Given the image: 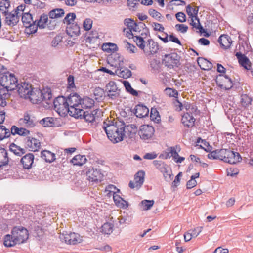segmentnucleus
Instances as JSON below:
<instances>
[{"label": "nucleus", "instance_id": "nucleus-47", "mask_svg": "<svg viewBox=\"0 0 253 253\" xmlns=\"http://www.w3.org/2000/svg\"><path fill=\"white\" fill-rule=\"evenodd\" d=\"M37 21H33L32 23H31L28 26H26V30L29 29V32H26L27 34L31 35L33 34H35L37 32L38 30V27L37 25Z\"/></svg>", "mask_w": 253, "mask_h": 253}, {"label": "nucleus", "instance_id": "nucleus-63", "mask_svg": "<svg viewBox=\"0 0 253 253\" xmlns=\"http://www.w3.org/2000/svg\"><path fill=\"white\" fill-rule=\"evenodd\" d=\"M24 120L25 121V123L31 127H33L35 126L33 120L30 119V116L28 114L24 115Z\"/></svg>", "mask_w": 253, "mask_h": 253}, {"label": "nucleus", "instance_id": "nucleus-9", "mask_svg": "<svg viewBox=\"0 0 253 253\" xmlns=\"http://www.w3.org/2000/svg\"><path fill=\"white\" fill-rule=\"evenodd\" d=\"M86 175L87 179L91 182L97 183L103 180L104 176L100 169H94V168H89L86 169Z\"/></svg>", "mask_w": 253, "mask_h": 253}, {"label": "nucleus", "instance_id": "nucleus-39", "mask_svg": "<svg viewBox=\"0 0 253 253\" xmlns=\"http://www.w3.org/2000/svg\"><path fill=\"white\" fill-rule=\"evenodd\" d=\"M123 83L127 92L134 96H138V92L131 87V84L128 81L124 80L123 81Z\"/></svg>", "mask_w": 253, "mask_h": 253}, {"label": "nucleus", "instance_id": "nucleus-44", "mask_svg": "<svg viewBox=\"0 0 253 253\" xmlns=\"http://www.w3.org/2000/svg\"><path fill=\"white\" fill-rule=\"evenodd\" d=\"M22 21L24 26L26 27V26H28L33 21L32 14L29 12L24 13L22 16Z\"/></svg>", "mask_w": 253, "mask_h": 253}, {"label": "nucleus", "instance_id": "nucleus-30", "mask_svg": "<svg viewBox=\"0 0 253 253\" xmlns=\"http://www.w3.org/2000/svg\"><path fill=\"white\" fill-rule=\"evenodd\" d=\"M9 157L7 151L2 148H0V168L6 166L9 163Z\"/></svg>", "mask_w": 253, "mask_h": 253}, {"label": "nucleus", "instance_id": "nucleus-60", "mask_svg": "<svg viewBox=\"0 0 253 253\" xmlns=\"http://www.w3.org/2000/svg\"><path fill=\"white\" fill-rule=\"evenodd\" d=\"M175 17L179 22L183 23L186 21V16L184 12H178L175 14Z\"/></svg>", "mask_w": 253, "mask_h": 253}, {"label": "nucleus", "instance_id": "nucleus-24", "mask_svg": "<svg viewBox=\"0 0 253 253\" xmlns=\"http://www.w3.org/2000/svg\"><path fill=\"white\" fill-rule=\"evenodd\" d=\"M115 75L124 79H127L131 76L132 72L127 68L119 67L115 70Z\"/></svg>", "mask_w": 253, "mask_h": 253}, {"label": "nucleus", "instance_id": "nucleus-12", "mask_svg": "<svg viewBox=\"0 0 253 253\" xmlns=\"http://www.w3.org/2000/svg\"><path fill=\"white\" fill-rule=\"evenodd\" d=\"M154 132L155 130L152 126L149 125H143L140 126L138 134L142 139L148 140L153 137Z\"/></svg>", "mask_w": 253, "mask_h": 253}, {"label": "nucleus", "instance_id": "nucleus-38", "mask_svg": "<svg viewBox=\"0 0 253 253\" xmlns=\"http://www.w3.org/2000/svg\"><path fill=\"white\" fill-rule=\"evenodd\" d=\"M40 123L44 127H55L56 125L54 122V119L53 117H46L42 119Z\"/></svg>", "mask_w": 253, "mask_h": 253}, {"label": "nucleus", "instance_id": "nucleus-6", "mask_svg": "<svg viewBox=\"0 0 253 253\" xmlns=\"http://www.w3.org/2000/svg\"><path fill=\"white\" fill-rule=\"evenodd\" d=\"M181 57L176 52L165 54L162 59V63L169 69L178 67L180 65Z\"/></svg>", "mask_w": 253, "mask_h": 253}, {"label": "nucleus", "instance_id": "nucleus-56", "mask_svg": "<svg viewBox=\"0 0 253 253\" xmlns=\"http://www.w3.org/2000/svg\"><path fill=\"white\" fill-rule=\"evenodd\" d=\"M191 20L190 22V24L193 26V27L195 28L196 29L199 30L201 32V33H203V31H205V28H203V27L201 25L200 22H199V24L196 23L194 22V17H190Z\"/></svg>", "mask_w": 253, "mask_h": 253}, {"label": "nucleus", "instance_id": "nucleus-59", "mask_svg": "<svg viewBox=\"0 0 253 253\" xmlns=\"http://www.w3.org/2000/svg\"><path fill=\"white\" fill-rule=\"evenodd\" d=\"M217 152L218 153L219 158L218 160H222L224 161V159H225L226 155L227 154V151H228V149H221L220 150L217 149Z\"/></svg>", "mask_w": 253, "mask_h": 253}, {"label": "nucleus", "instance_id": "nucleus-21", "mask_svg": "<svg viewBox=\"0 0 253 253\" xmlns=\"http://www.w3.org/2000/svg\"><path fill=\"white\" fill-rule=\"evenodd\" d=\"M191 114V112H187L182 116L181 123L187 128L192 127L195 125L196 120Z\"/></svg>", "mask_w": 253, "mask_h": 253}, {"label": "nucleus", "instance_id": "nucleus-14", "mask_svg": "<svg viewBox=\"0 0 253 253\" xmlns=\"http://www.w3.org/2000/svg\"><path fill=\"white\" fill-rule=\"evenodd\" d=\"M2 13L5 16V23L9 26H15L19 21L20 16L17 13L9 12L8 10H4Z\"/></svg>", "mask_w": 253, "mask_h": 253}, {"label": "nucleus", "instance_id": "nucleus-22", "mask_svg": "<svg viewBox=\"0 0 253 253\" xmlns=\"http://www.w3.org/2000/svg\"><path fill=\"white\" fill-rule=\"evenodd\" d=\"M218 42L219 43L221 47L227 49L229 48L232 43L231 37L228 35H221L218 39Z\"/></svg>", "mask_w": 253, "mask_h": 253}, {"label": "nucleus", "instance_id": "nucleus-20", "mask_svg": "<svg viewBox=\"0 0 253 253\" xmlns=\"http://www.w3.org/2000/svg\"><path fill=\"white\" fill-rule=\"evenodd\" d=\"M34 155L31 153L23 156L20 160V162L23 165V169H31L34 163Z\"/></svg>", "mask_w": 253, "mask_h": 253}, {"label": "nucleus", "instance_id": "nucleus-50", "mask_svg": "<svg viewBox=\"0 0 253 253\" xmlns=\"http://www.w3.org/2000/svg\"><path fill=\"white\" fill-rule=\"evenodd\" d=\"M154 204V201L153 200H144L141 202V204L142 206L143 210L145 211L150 210L153 206Z\"/></svg>", "mask_w": 253, "mask_h": 253}, {"label": "nucleus", "instance_id": "nucleus-18", "mask_svg": "<svg viewBox=\"0 0 253 253\" xmlns=\"http://www.w3.org/2000/svg\"><path fill=\"white\" fill-rule=\"evenodd\" d=\"M17 87L19 94L21 97L25 98H29V96L31 93V89L34 88L30 84L26 82H24L22 84L20 85V86Z\"/></svg>", "mask_w": 253, "mask_h": 253}, {"label": "nucleus", "instance_id": "nucleus-28", "mask_svg": "<svg viewBox=\"0 0 253 253\" xmlns=\"http://www.w3.org/2000/svg\"><path fill=\"white\" fill-rule=\"evenodd\" d=\"M94 101L92 98L87 96H84L81 98V104H80V107L83 109L91 108L94 105Z\"/></svg>", "mask_w": 253, "mask_h": 253}, {"label": "nucleus", "instance_id": "nucleus-29", "mask_svg": "<svg viewBox=\"0 0 253 253\" xmlns=\"http://www.w3.org/2000/svg\"><path fill=\"white\" fill-rule=\"evenodd\" d=\"M145 174V172L143 170H139L134 175V181L136 184L137 189L140 188L143 185Z\"/></svg>", "mask_w": 253, "mask_h": 253}, {"label": "nucleus", "instance_id": "nucleus-34", "mask_svg": "<svg viewBox=\"0 0 253 253\" xmlns=\"http://www.w3.org/2000/svg\"><path fill=\"white\" fill-rule=\"evenodd\" d=\"M86 161L87 159L85 156L77 155L72 158V159L71 160V162L74 165L82 166L85 164Z\"/></svg>", "mask_w": 253, "mask_h": 253}, {"label": "nucleus", "instance_id": "nucleus-27", "mask_svg": "<svg viewBox=\"0 0 253 253\" xmlns=\"http://www.w3.org/2000/svg\"><path fill=\"white\" fill-rule=\"evenodd\" d=\"M29 134L30 131L25 128H19L15 125H13L11 126L10 134H12V135L18 134L20 136H26Z\"/></svg>", "mask_w": 253, "mask_h": 253}, {"label": "nucleus", "instance_id": "nucleus-36", "mask_svg": "<svg viewBox=\"0 0 253 253\" xmlns=\"http://www.w3.org/2000/svg\"><path fill=\"white\" fill-rule=\"evenodd\" d=\"M125 133H127L130 138H133L137 131V126L136 125L130 124L125 125Z\"/></svg>", "mask_w": 253, "mask_h": 253}, {"label": "nucleus", "instance_id": "nucleus-54", "mask_svg": "<svg viewBox=\"0 0 253 253\" xmlns=\"http://www.w3.org/2000/svg\"><path fill=\"white\" fill-rule=\"evenodd\" d=\"M148 13L153 18H154L157 19L158 21H161V19L162 16L160 12L156 11L155 9H150L149 10Z\"/></svg>", "mask_w": 253, "mask_h": 253}, {"label": "nucleus", "instance_id": "nucleus-11", "mask_svg": "<svg viewBox=\"0 0 253 253\" xmlns=\"http://www.w3.org/2000/svg\"><path fill=\"white\" fill-rule=\"evenodd\" d=\"M60 240L70 245H76L77 243H81L82 241V237L80 234L75 232L67 233H63L59 236Z\"/></svg>", "mask_w": 253, "mask_h": 253}, {"label": "nucleus", "instance_id": "nucleus-49", "mask_svg": "<svg viewBox=\"0 0 253 253\" xmlns=\"http://www.w3.org/2000/svg\"><path fill=\"white\" fill-rule=\"evenodd\" d=\"M76 18V15L75 13H69L64 18L63 22L68 25H70L72 24L71 21H74Z\"/></svg>", "mask_w": 253, "mask_h": 253}, {"label": "nucleus", "instance_id": "nucleus-52", "mask_svg": "<svg viewBox=\"0 0 253 253\" xmlns=\"http://www.w3.org/2000/svg\"><path fill=\"white\" fill-rule=\"evenodd\" d=\"M153 163L154 165L156 167V168L161 170V171H163L164 170H166V167L167 165L164 162L158 160H154L153 162Z\"/></svg>", "mask_w": 253, "mask_h": 253}, {"label": "nucleus", "instance_id": "nucleus-58", "mask_svg": "<svg viewBox=\"0 0 253 253\" xmlns=\"http://www.w3.org/2000/svg\"><path fill=\"white\" fill-rule=\"evenodd\" d=\"M191 20L190 22V24L193 26V27L195 28L196 29L199 30L201 32V33H203V31H205V28H203V27L201 25L200 22H199V24L196 23L194 22V17H190Z\"/></svg>", "mask_w": 253, "mask_h": 253}, {"label": "nucleus", "instance_id": "nucleus-8", "mask_svg": "<svg viewBox=\"0 0 253 253\" xmlns=\"http://www.w3.org/2000/svg\"><path fill=\"white\" fill-rule=\"evenodd\" d=\"M81 98L76 92L71 93L67 97V101L69 103L70 110V115L72 116L73 113L78 112V109H81L80 104H81Z\"/></svg>", "mask_w": 253, "mask_h": 253}, {"label": "nucleus", "instance_id": "nucleus-16", "mask_svg": "<svg viewBox=\"0 0 253 253\" xmlns=\"http://www.w3.org/2000/svg\"><path fill=\"white\" fill-rule=\"evenodd\" d=\"M132 112L137 118H144L148 116L149 114V109L143 104L139 103L136 105Z\"/></svg>", "mask_w": 253, "mask_h": 253}, {"label": "nucleus", "instance_id": "nucleus-41", "mask_svg": "<svg viewBox=\"0 0 253 253\" xmlns=\"http://www.w3.org/2000/svg\"><path fill=\"white\" fill-rule=\"evenodd\" d=\"M10 136V130L5 126L0 125V141Z\"/></svg>", "mask_w": 253, "mask_h": 253}, {"label": "nucleus", "instance_id": "nucleus-35", "mask_svg": "<svg viewBox=\"0 0 253 253\" xmlns=\"http://www.w3.org/2000/svg\"><path fill=\"white\" fill-rule=\"evenodd\" d=\"M65 14V12L62 8H56L51 10L48 16L50 19H55L62 17Z\"/></svg>", "mask_w": 253, "mask_h": 253}, {"label": "nucleus", "instance_id": "nucleus-15", "mask_svg": "<svg viewBox=\"0 0 253 253\" xmlns=\"http://www.w3.org/2000/svg\"><path fill=\"white\" fill-rule=\"evenodd\" d=\"M147 46L149 47V50L145 49L144 53L147 57L151 56L156 54L159 50V44L158 42H155L153 39H150L146 42Z\"/></svg>", "mask_w": 253, "mask_h": 253}, {"label": "nucleus", "instance_id": "nucleus-55", "mask_svg": "<svg viewBox=\"0 0 253 253\" xmlns=\"http://www.w3.org/2000/svg\"><path fill=\"white\" fill-rule=\"evenodd\" d=\"M93 21L90 18H86L83 22V28L85 31H89L92 26Z\"/></svg>", "mask_w": 253, "mask_h": 253}, {"label": "nucleus", "instance_id": "nucleus-13", "mask_svg": "<svg viewBox=\"0 0 253 253\" xmlns=\"http://www.w3.org/2000/svg\"><path fill=\"white\" fill-rule=\"evenodd\" d=\"M25 148H28L30 151H38L41 147V143L39 140L31 137H27L25 139Z\"/></svg>", "mask_w": 253, "mask_h": 253}, {"label": "nucleus", "instance_id": "nucleus-40", "mask_svg": "<svg viewBox=\"0 0 253 253\" xmlns=\"http://www.w3.org/2000/svg\"><path fill=\"white\" fill-rule=\"evenodd\" d=\"M134 42H136V45L142 50L143 52L145 49L146 42L144 41L143 37L140 36H135L134 37Z\"/></svg>", "mask_w": 253, "mask_h": 253}, {"label": "nucleus", "instance_id": "nucleus-7", "mask_svg": "<svg viewBox=\"0 0 253 253\" xmlns=\"http://www.w3.org/2000/svg\"><path fill=\"white\" fill-rule=\"evenodd\" d=\"M217 85L222 89L229 90L233 86L232 79L229 76L222 74L217 75L215 79Z\"/></svg>", "mask_w": 253, "mask_h": 253}, {"label": "nucleus", "instance_id": "nucleus-48", "mask_svg": "<svg viewBox=\"0 0 253 253\" xmlns=\"http://www.w3.org/2000/svg\"><path fill=\"white\" fill-rule=\"evenodd\" d=\"M105 92V90L104 89L99 87H96L93 91V94L96 96L95 99L96 100L101 99Z\"/></svg>", "mask_w": 253, "mask_h": 253}, {"label": "nucleus", "instance_id": "nucleus-42", "mask_svg": "<svg viewBox=\"0 0 253 253\" xmlns=\"http://www.w3.org/2000/svg\"><path fill=\"white\" fill-rule=\"evenodd\" d=\"M114 225L109 222L105 223L101 227L102 232L105 234L109 235L113 231Z\"/></svg>", "mask_w": 253, "mask_h": 253}, {"label": "nucleus", "instance_id": "nucleus-53", "mask_svg": "<svg viewBox=\"0 0 253 253\" xmlns=\"http://www.w3.org/2000/svg\"><path fill=\"white\" fill-rule=\"evenodd\" d=\"M241 102L243 106L246 107L251 104L252 98L247 94H244L241 96Z\"/></svg>", "mask_w": 253, "mask_h": 253}, {"label": "nucleus", "instance_id": "nucleus-61", "mask_svg": "<svg viewBox=\"0 0 253 253\" xmlns=\"http://www.w3.org/2000/svg\"><path fill=\"white\" fill-rule=\"evenodd\" d=\"M175 28L178 31H180L182 33H186L188 29V27L183 24H177L175 25Z\"/></svg>", "mask_w": 253, "mask_h": 253}, {"label": "nucleus", "instance_id": "nucleus-3", "mask_svg": "<svg viewBox=\"0 0 253 253\" xmlns=\"http://www.w3.org/2000/svg\"><path fill=\"white\" fill-rule=\"evenodd\" d=\"M31 94L29 96L30 101L33 104H40L42 101L47 104H51L52 101V94L50 88L47 87L41 89L39 88H35L31 89Z\"/></svg>", "mask_w": 253, "mask_h": 253}, {"label": "nucleus", "instance_id": "nucleus-46", "mask_svg": "<svg viewBox=\"0 0 253 253\" xmlns=\"http://www.w3.org/2000/svg\"><path fill=\"white\" fill-rule=\"evenodd\" d=\"M186 11L189 17H194L198 15L199 7L193 8L190 4H188L186 7Z\"/></svg>", "mask_w": 253, "mask_h": 253}, {"label": "nucleus", "instance_id": "nucleus-43", "mask_svg": "<svg viewBox=\"0 0 253 253\" xmlns=\"http://www.w3.org/2000/svg\"><path fill=\"white\" fill-rule=\"evenodd\" d=\"M150 119L152 121L155 122L156 123H159L161 121L159 113L156 108H151L150 112Z\"/></svg>", "mask_w": 253, "mask_h": 253}, {"label": "nucleus", "instance_id": "nucleus-4", "mask_svg": "<svg viewBox=\"0 0 253 253\" xmlns=\"http://www.w3.org/2000/svg\"><path fill=\"white\" fill-rule=\"evenodd\" d=\"M54 109L59 114L70 113L69 103L67 98L63 96H59L55 98L53 101Z\"/></svg>", "mask_w": 253, "mask_h": 253}, {"label": "nucleus", "instance_id": "nucleus-5", "mask_svg": "<svg viewBox=\"0 0 253 253\" xmlns=\"http://www.w3.org/2000/svg\"><path fill=\"white\" fill-rule=\"evenodd\" d=\"M98 110H95L93 111L90 110L84 111L82 109H78V112L73 113L72 116L77 119H84L86 122L91 124V125H94L95 122V115L97 114Z\"/></svg>", "mask_w": 253, "mask_h": 253}, {"label": "nucleus", "instance_id": "nucleus-25", "mask_svg": "<svg viewBox=\"0 0 253 253\" xmlns=\"http://www.w3.org/2000/svg\"><path fill=\"white\" fill-rule=\"evenodd\" d=\"M8 81V75L6 74V72L1 73L0 74V86L5 88L7 91H11L14 89L9 86Z\"/></svg>", "mask_w": 253, "mask_h": 253}, {"label": "nucleus", "instance_id": "nucleus-45", "mask_svg": "<svg viewBox=\"0 0 253 253\" xmlns=\"http://www.w3.org/2000/svg\"><path fill=\"white\" fill-rule=\"evenodd\" d=\"M6 74L8 75V84H9V86L10 87V85H15L16 87H18L19 84H18V79L15 77V75L13 73H10L8 71H6Z\"/></svg>", "mask_w": 253, "mask_h": 253}, {"label": "nucleus", "instance_id": "nucleus-19", "mask_svg": "<svg viewBox=\"0 0 253 253\" xmlns=\"http://www.w3.org/2000/svg\"><path fill=\"white\" fill-rule=\"evenodd\" d=\"M235 56L238 59L239 64L241 66L246 70H249L251 67L252 63L250 59L244 54L241 52H237L235 54Z\"/></svg>", "mask_w": 253, "mask_h": 253}, {"label": "nucleus", "instance_id": "nucleus-57", "mask_svg": "<svg viewBox=\"0 0 253 253\" xmlns=\"http://www.w3.org/2000/svg\"><path fill=\"white\" fill-rule=\"evenodd\" d=\"M191 20L190 22V24L193 26V27L195 28L196 29L199 30L201 32V33H203V31H205V28H203V27L201 25L200 22H199V24L196 23L194 22V17H190Z\"/></svg>", "mask_w": 253, "mask_h": 253}, {"label": "nucleus", "instance_id": "nucleus-17", "mask_svg": "<svg viewBox=\"0 0 253 253\" xmlns=\"http://www.w3.org/2000/svg\"><path fill=\"white\" fill-rule=\"evenodd\" d=\"M224 161L230 164H235L242 160V157L238 152L228 149Z\"/></svg>", "mask_w": 253, "mask_h": 253}, {"label": "nucleus", "instance_id": "nucleus-51", "mask_svg": "<svg viewBox=\"0 0 253 253\" xmlns=\"http://www.w3.org/2000/svg\"><path fill=\"white\" fill-rule=\"evenodd\" d=\"M165 92L166 94H167L169 97H173L174 98L178 97V92L175 89L171 88L169 87H167L165 89Z\"/></svg>", "mask_w": 253, "mask_h": 253}, {"label": "nucleus", "instance_id": "nucleus-26", "mask_svg": "<svg viewBox=\"0 0 253 253\" xmlns=\"http://www.w3.org/2000/svg\"><path fill=\"white\" fill-rule=\"evenodd\" d=\"M66 31L67 34L71 37L74 35L77 36L80 34V28L78 24L72 23L67 27Z\"/></svg>", "mask_w": 253, "mask_h": 253}, {"label": "nucleus", "instance_id": "nucleus-62", "mask_svg": "<svg viewBox=\"0 0 253 253\" xmlns=\"http://www.w3.org/2000/svg\"><path fill=\"white\" fill-rule=\"evenodd\" d=\"M62 41V37L60 35H56L51 42V45L53 47L57 46Z\"/></svg>", "mask_w": 253, "mask_h": 253}, {"label": "nucleus", "instance_id": "nucleus-37", "mask_svg": "<svg viewBox=\"0 0 253 253\" xmlns=\"http://www.w3.org/2000/svg\"><path fill=\"white\" fill-rule=\"evenodd\" d=\"M102 48L103 51L108 53L114 52L118 50L117 44L111 42L103 43Z\"/></svg>", "mask_w": 253, "mask_h": 253}, {"label": "nucleus", "instance_id": "nucleus-23", "mask_svg": "<svg viewBox=\"0 0 253 253\" xmlns=\"http://www.w3.org/2000/svg\"><path fill=\"white\" fill-rule=\"evenodd\" d=\"M197 64L202 70H210L213 67L212 64L206 58L198 57L197 59Z\"/></svg>", "mask_w": 253, "mask_h": 253}, {"label": "nucleus", "instance_id": "nucleus-1", "mask_svg": "<svg viewBox=\"0 0 253 253\" xmlns=\"http://www.w3.org/2000/svg\"><path fill=\"white\" fill-rule=\"evenodd\" d=\"M125 124L123 121H109L104 122L103 128L108 138L114 143L122 141L125 136Z\"/></svg>", "mask_w": 253, "mask_h": 253}, {"label": "nucleus", "instance_id": "nucleus-2", "mask_svg": "<svg viewBox=\"0 0 253 253\" xmlns=\"http://www.w3.org/2000/svg\"><path fill=\"white\" fill-rule=\"evenodd\" d=\"M29 237L27 229L21 226H14L10 234L4 236L3 245L6 247H11L17 244L25 243Z\"/></svg>", "mask_w": 253, "mask_h": 253}, {"label": "nucleus", "instance_id": "nucleus-33", "mask_svg": "<svg viewBox=\"0 0 253 253\" xmlns=\"http://www.w3.org/2000/svg\"><path fill=\"white\" fill-rule=\"evenodd\" d=\"M41 158L45 160V162L51 163L55 160V155L50 151L44 150L41 153Z\"/></svg>", "mask_w": 253, "mask_h": 253}, {"label": "nucleus", "instance_id": "nucleus-31", "mask_svg": "<svg viewBox=\"0 0 253 253\" xmlns=\"http://www.w3.org/2000/svg\"><path fill=\"white\" fill-rule=\"evenodd\" d=\"M124 23L129 30H133L134 32L140 31V29L137 28V23L131 18H126L124 21Z\"/></svg>", "mask_w": 253, "mask_h": 253}, {"label": "nucleus", "instance_id": "nucleus-32", "mask_svg": "<svg viewBox=\"0 0 253 253\" xmlns=\"http://www.w3.org/2000/svg\"><path fill=\"white\" fill-rule=\"evenodd\" d=\"M179 148L178 151H180V148L178 145H176L175 147H170L167 149L166 152V155L165 156V159H167L172 157L173 160L176 159V157L178 156V152L176 151V148Z\"/></svg>", "mask_w": 253, "mask_h": 253}, {"label": "nucleus", "instance_id": "nucleus-10", "mask_svg": "<svg viewBox=\"0 0 253 253\" xmlns=\"http://www.w3.org/2000/svg\"><path fill=\"white\" fill-rule=\"evenodd\" d=\"M105 92L107 93L106 96L112 100L117 99L120 95V89L117 87L116 82L113 81L106 84Z\"/></svg>", "mask_w": 253, "mask_h": 253}, {"label": "nucleus", "instance_id": "nucleus-64", "mask_svg": "<svg viewBox=\"0 0 253 253\" xmlns=\"http://www.w3.org/2000/svg\"><path fill=\"white\" fill-rule=\"evenodd\" d=\"M239 170L237 168H230L229 169H227V173L228 176L234 177L237 175L239 173Z\"/></svg>", "mask_w": 253, "mask_h": 253}]
</instances>
